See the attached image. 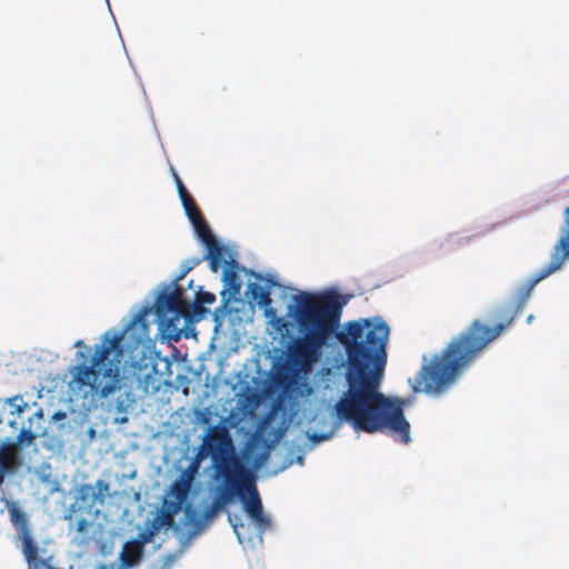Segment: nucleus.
Here are the masks:
<instances>
[{"label": "nucleus", "instance_id": "f257e3e1", "mask_svg": "<svg viewBox=\"0 0 569 569\" xmlns=\"http://www.w3.org/2000/svg\"><path fill=\"white\" fill-rule=\"evenodd\" d=\"M300 337L287 348L292 372H308L335 337L346 355L347 389L335 405L340 421L368 433L390 431L409 443L410 425L403 402L380 391L387 366L390 328L381 317L349 320L340 327L342 302L337 293L300 292L295 298Z\"/></svg>", "mask_w": 569, "mask_h": 569}, {"label": "nucleus", "instance_id": "f03ea898", "mask_svg": "<svg viewBox=\"0 0 569 569\" xmlns=\"http://www.w3.org/2000/svg\"><path fill=\"white\" fill-rule=\"evenodd\" d=\"M569 259V207L563 210V224L560 238L553 247L550 262L527 282L519 292L515 307H501L496 312L500 319L493 327H488L475 320L466 331L453 337L440 355H436L419 370L413 391H422L431 396L445 392L452 382L467 369L481 353V351L500 333L509 328L521 313L522 308L533 287L552 272L562 267Z\"/></svg>", "mask_w": 569, "mask_h": 569}, {"label": "nucleus", "instance_id": "7ed1b4c3", "mask_svg": "<svg viewBox=\"0 0 569 569\" xmlns=\"http://www.w3.org/2000/svg\"><path fill=\"white\" fill-rule=\"evenodd\" d=\"M149 309L140 310L124 328L122 332H106L100 345L96 346L91 358V365H77L70 369L71 378L69 388L72 391H83L97 395L102 399L108 398L120 389L121 368L124 350L122 340L124 335L134 326L146 327V317Z\"/></svg>", "mask_w": 569, "mask_h": 569}, {"label": "nucleus", "instance_id": "20e7f679", "mask_svg": "<svg viewBox=\"0 0 569 569\" xmlns=\"http://www.w3.org/2000/svg\"><path fill=\"white\" fill-rule=\"evenodd\" d=\"M217 477L222 479V487L219 488L213 499L211 513L222 509L234 497H238L242 501L244 511L260 532H264L271 527L270 518L263 512L253 476L240 460L222 463L220 471H217Z\"/></svg>", "mask_w": 569, "mask_h": 569}, {"label": "nucleus", "instance_id": "39448f33", "mask_svg": "<svg viewBox=\"0 0 569 569\" xmlns=\"http://www.w3.org/2000/svg\"><path fill=\"white\" fill-rule=\"evenodd\" d=\"M217 477L222 479V487L219 488L213 499L211 513L222 509L234 497H238L242 501L244 511L260 532H264L271 527L270 518L263 512L253 476L240 460L222 463L220 471H217Z\"/></svg>", "mask_w": 569, "mask_h": 569}, {"label": "nucleus", "instance_id": "423d86ee", "mask_svg": "<svg viewBox=\"0 0 569 569\" xmlns=\"http://www.w3.org/2000/svg\"><path fill=\"white\" fill-rule=\"evenodd\" d=\"M96 502L94 488L91 485H81L77 489L74 500L70 505L68 515L66 516L70 528L74 529L80 535H87L98 512L93 510Z\"/></svg>", "mask_w": 569, "mask_h": 569}, {"label": "nucleus", "instance_id": "0eeeda50", "mask_svg": "<svg viewBox=\"0 0 569 569\" xmlns=\"http://www.w3.org/2000/svg\"><path fill=\"white\" fill-rule=\"evenodd\" d=\"M4 502L10 516V521L17 530V538L22 543L21 550L26 561L32 569H39L38 565L43 560L39 559L38 546L32 537L27 513L20 508L18 501L4 500Z\"/></svg>", "mask_w": 569, "mask_h": 569}, {"label": "nucleus", "instance_id": "6e6552de", "mask_svg": "<svg viewBox=\"0 0 569 569\" xmlns=\"http://www.w3.org/2000/svg\"><path fill=\"white\" fill-rule=\"evenodd\" d=\"M202 445L211 452V459L217 471H220L222 463H227L230 460H239L232 453V439L223 426L210 427L202 440Z\"/></svg>", "mask_w": 569, "mask_h": 569}, {"label": "nucleus", "instance_id": "1a4fd4ad", "mask_svg": "<svg viewBox=\"0 0 569 569\" xmlns=\"http://www.w3.org/2000/svg\"><path fill=\"white\" fill-rule=\"evenodd\" d=\"M191 305L187 303L183 299V290L181 288H176L171 292H162L154 302L156 313L162 321L170 312L173 313L174 318L187 317Z\"/></svg>", "mask_w": 569, "mask_h": 569}, {"label": "nucleus", "instance_id": "9d476101", "mask_svg": "<svg viewBox=\"0 0 569 569\" xmlns=\"http://www.w3.org/2000/svg\"><path fill=\"white\" fill-rule=\"evenodd\" d=\"M150 540V535H144L142 540H131L123 545L120 553L122 563L132 567L138 563L142 557L143 545Z\"/></svg>", "mask_w": 569, "mask_h": 569}, {"label": "nucleus", "instance_id": "9b49d317", "mask_svg": "<svg viewBox=\"0 0 569 569\" xmlns=\"http://www.w3.org/2000/svg\"><path fill=\"white\" fill-rule=\"evenodd\" d=\"M7 407L10 408L11 415H20L28 408V403L23 400L22 396H13L11 398L0 400V425L3 423V412Z\"/></svg>", "mask_w": 569, "mask_h": 569}, {"label": "nucleus", "instance_id": "f8f14e48", "mask_svg": "<svg viewBox=\"0 0 569 569\" xmlns=\"http://www.w3.org/2000/svg\"><path fill=\"white\" fill-rule=\"evenodd\" d=\"M247 293L250 295V299L257 301L262 308H269L272 302L270 291L259 283L249 284Z\"/></svg>", "mask_w": 569, "mask_h": 569}, {"label": "nucleus", "instance_id": "ddd939ff", "mask_svg": "<svg viewBox=\"0 0 569 569\" xmlns=\"http://www.w3.org/2000/svg\"><path fill=\"white\" fill-rule=\"evenodd\" d=\"M171 493L173 495L174 499L169 500L170 502L178 505L179 507H182L183 503L187 501L189 491L191 489V485L177 478L171 483Z\"/></svg>", "mask_w": 569, "mask_h": 569}, {"label": "nucleus", "instance_id": "4468645a", "mask_svg": "<svg viewBox=\"0 0 569 569\" xmlns=\"http://www.w3.org/2000/svg\"><path fill=\"white\" fill-rule=\"evenodd\" d=\"M191 223H192L198 237L204 243V246H210L211 243L217 241V239L211 233V230L202 216L192 220Z\"/></svg>", "mask_w": 569, "mask_h": 569}, {"label": "nucleus", "instance_id": "2eb2a0df", "mask_svg": "<svg viewBox=\"0 0 569 569\" xmlns=\"http://www.w3.org/2000/svg\"><path fill=\"white\" fill-rule=\"evenodd\" d=\"M206 247L208 250L207 258L209 260L210 268L213 272H217L222 262V248L219 246L218 241Z\"/></svg>", "mask_w": 569, "mask_h": 569}, {"label": "nucleus", "instance_id": "dca6fc26", "mask_svg": "<svg viewBox=\"0 0 569 569\" xmlns=\"http://www.w3.org/2000/svg\"><path fill=\"white\" fill-rule=\"evenodd\" d=\"M223 282H224V287L232 292V295H238L240 293V290H241V287H242V282L238 276V273L234 271V270H226L223 272V278H222Z\"/></svg>", "mask_w": 569, "mask_h": 569}, {"label": "nucleus", "instance_id": "f3484780", "mask_svg": "<svg viewBox=\"0 0 569 569\" xmlns=\"http://www.w3.org/2000/svg\"><path fill=\"white\" fill-rule=\"evenodd\" d=\"M182 509V507H179L178 505H174L170 501L164 500L163 502V510H162V525H166L168 527L172 526L174 516Z\"/></svg>", "mask_w": 569, "mask_h": 569}, {"label": "nucleus", "instance_id": "a211bd4d", "mask_svg": "<svg viewBox=\"0 0 569 569\" xmlns=\"http://www.w3.org/2000/svg\"><path fill=\"white\" fill-rule=\"evenodd\" d=\"M216 301V296L208 291L199 292L197 297V301L191 306L193 308L194 313H204L207 310L203 308V305H212Z\"/></svg>", "mask_w": 569, "mask_h": 569}, {"label": "nucleus", "instance_id": "6ab92c4d", "mask_svg": "<svg viewBox=\"0 0 569 569\" xmlns=\"http://www.w3.org/2000/svg\"><path fill=\"white\" fill-rule=\"evenodd\" d=\"M43 420H44V415H43L42 409H38L33 413V416L29 419V426L27 428H29L31 426L32 432L37 433V438L44 436V433H46V428L43 427Z\"/></svg>", "mask_w": 569, "mask_h": 569}, {"label": "nucleus", "instance_id": "aec40b11", "mask_svg": "<svg viewBox=\"0 0 569 569\" xmlns=\"http://www.w3.org/2000/svg\"><path fill=\"white\" fill-rule=\"evenodd\" d=\"M180 200L190 221L202 216L190 194L180 198Z\"/></svg>", "mask_w": 569, "mask_h": 569}, {"label": "nucleus", "instance_id": "412c9836", "mask_svg": "<svg viewBox=\"0 0 569 569\" xmlns=\"http://www.w3.org/2000/svg\"><path fill=\"white\" fill-rule=\"evenodd\" d=\"M200 467L197 466V462H190L188 467L179 475V479L190 483L192 486L193 479L198 473Z\"/></svg>", "mask_w": 569, "mask_h": 569}, {"label": "nucleus", "instance_id": "4be33fe9", "mask_svg": "<svg viewBox=\"0 0 569 569\" xmlns=\"http://www.w3.org/2000/svg\"><path fill=\"white\" fill-rule=\"evenodd\" d=\"M96 488L98 489L96 492V501L103 503L104 493L109 490V485L104 480H97Z\"/></svg>", "mask_w": 569, "mask_h": 569}, {"label": "nucleus", "instance_id": "5701e85b", "mask_svg": "<svg viewBox=\"0 0 569 569\" xmlns=\"http://www.w3.org/2000/svg\"><path fill=\"white\" fill-rule=\"evenodd\" d=\"M210 456L211 457V452L206 448V446H203L202 443L200 445V447L198 448V451L194 456V458L192 459L191 462H197V466L200 467L201 462L208 457Z\"/></svg>", "mask_w": 569, "mask_h": 569}, {"label": "nucleus", "instance_id": "b1692460", "mask_svg": "<svg viewBox=\"0 0 569 569\" xmlns=\"http://www.w3.org/2000/svg\"><path fill=\"white\" fill-rule=\"evenodd\" d=\"M172 176H173V179H174V182H176V186H177L179 198H182V197H184L187 194H190L187 191V189H186L182 180L180 179L179 174L173 169H172Z\"/></svg>", "mask_w": 569, "mask_h": 569}, {"label": "nucleus", "instance_id": "393cba45", "mask_svg": "<svg viewBox=\"0 0 569 569\" xmlns=\"http://www.w3.org/2000/svg\"><path fill=\"white\" fill-rule=\"evenodd\" d=\"M67 417L66 412L63 411H57L53 416H52V419L53 420H62Z\"/></svg>", "mask_w": 569, "mask_h": 569}, {"label": "nucleus", "instance_id": "a878e982", "mask_svg": "<svg viewBox=\"0 0 569 569\" xmlns=\"http://www.w3.org/2000/svg\"><path fill=\"white\" fill-rule=\"evenodd\" d=\"M232 526H233V530H234V532H236L238 536H240V533H239V531H238V528H239V527H243V525H242V523H240V525H238V523H233Z\"/></svg>", "mask_w": 569, "mask_h": 569}, {"label": "nucleus", "instance_id": "bb28decb", "mask_svg": "<svg viewBox=\"0 0 569 569\" xmlns=\"http://www.w3.org/2000/svg\"><path fill=\"white\" fill-rule=\"evenodd\" d=\"M117 408L119 412H122L124 410L123 401H119Z\"/></svg>", "mask_w": 569, "mask_h": 569}, {"label": "nucleus", "instance_id": "cd10ccee", "mask_svg": "<svg viewBox=\"0 0 569 569\" xmlns=\"http://www.w3.org/2000/svg\"><path fill=\"white\" fill-rule=\"evenodd\" d=\"M9 426L12 427L13 429H17V421L13 419V420H9L8 421Z\"/></svg>", "mask_w": 569, "mask_h": 569}, {"label": "nucleus", "instance_id": "c85d7f7f", "mask_svg": "<svg viewBox=\"0 0 569 569\" xmlns=\"http://www.w3.org/2000/svg\"><path fill=\"white\" fill-rule=\"evenodd\" d=\"M189 270H190V268H188L186 271H183V272L178 277V279H177V280H181V279L184 277V274H186Z\"/></svg>", "mask_w": 569, "mask_h": 569}, {"label": "nucleus", "instance_id": "c756f323", "mask_svg": "<svg viewBox=\"0 0 569 569\" xmlns=\"http://www.w3.org/2000/svg\"><path fill=\"white\" fill-rule=\"evenodd\" d=\"M82 345H83V342L80 340L76 342V346H82Z\"/></svg>", "mask_w": 569, "mask_h": 569}]
</instances>
